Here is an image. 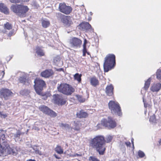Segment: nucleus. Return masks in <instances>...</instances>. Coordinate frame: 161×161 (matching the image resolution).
<instances>
[{
  "label": "nucleus",
  "instance_id": "nucleus-45",
  "mask_svg": "<svg viewBox=\"0 0 161 161\" xmlns=\"http://www.w3.org/2000/svg\"><path fill=\"white\" fill-rule=\"evenodd\" d=\"M56 70L57 71H62L64 72V69L63 68H62L56 69Z\"/></svg>",
  "mask_w": 161,
  "mask_h": 161
},
{
  "label": "nucleus",
  "instance_id": "nucleus-14",
  "mask_svg": "<svg viewBox=\"0 0 161 161\" xmlns=\"http://www.w3.org/2000/svg\"><path fill=\"white\" fill-rule=\"evenodd\" d=\"M12 93L10 90L7 89L2 88L0 90V96L4 97L5 100L7 99V97L10 96Z\"/></svg>",
  "mask_w": 161,
  "mask_h": 161
},
{
  "label": "nucleus",
  "instance_id": "nucleus-27",
  "mask_svg": "<svg viewBox=\"0 0 161 161\" xmlns=\"http://www.w3.org/2000/svg\"><path fill=\"white\" fill-rule=\"evenodd\" d=\"M42 26L44 28H47L49 27L50 23L49 20H42Z\"/></svg>",
  "mask_w": 161,
  "mask_h": 161
},
{
  "label": "nucleus",
  "instance_id": "nucleus-53",
  "mask_svg": "<svg viewBox=\"0 0 161 161\" xmlns=\"http://www.w3.org/2000/svg\"><path fill=\"white\" fill-rule=\"evenodd\" d=\"M86 53L88 55H90V53H89V52H87V53Z\"/></svg>",
  "mask_w": 161,
  "mask_h": 161
},
{
  "label": "nucleus",
  "instance_id": "nucleus-40",
  "mask_svg": "<svg viewBox=\"0 0 161 161\" xmlns=\"http://www.w3.org/2000/svg\"><path fill=\"white\" fill-rule=\"evenodd\" d=\"M87 43V41L86 39H84V43L83 45V48H86V44Z\"/></svg>",
  "mask_w": 161,
  "mask_h": 161
},
{
  "label": "nucleus",
  "instance_id": "nucleus-52",
  "mask_svg": "<svg viewBox=\"0 0 161 161\" xmlns=\"http://www.w3.org/2000/svg\"><path fill=\"white\" fill-rule=\"evenodd\" d=\"M27 161H36L34 159H29L27 160Z\"/></svg>",
  "mask_w": 161,
  "mask_h": 161
},
{
  "label": "nucleus",
  "instance_id": "nucleus-17",
  "mask_svg": "<svg viewBox=\"0 0 161 161\" xmlns=\"http://www.w3.org/2000/svg\"><path fill=\"white\" fill-rule=\"evenodd\" d=\"M161 88V84L157 83L153 84L150 88V90L153 92H158Z\"/></svg>",
  "mask_w": 161,
  "mask_h": 161
},
{
  "label": "nucleus",
  "instance_id": "nucleus-50",
  "mask_svg": "<svg viewBox=\"0 0 161 161\" xmlns=\"http://www.w3.org/2000/svg\"><path fill=\"white\" fill-rule=\"evenodd\" d=\"M30 1V0H22V2H28Z\"/></svg>",
  "mask_w": 161,
  "mask_h": 161
},
{
  "label": "nucleus",
  "instance_id": "nucleus-15",
  "mask_svg": "<svg viewBox=\"0 0 161 161\" xmlns=\"http://www.w3.org/2000/svg\"><path fill=\"white\" fill-rule=\"evenodd\" d=\"M54 74L53 70L51 69H45L41 73V75L42 77L47 78L52 76Z\"/></svg>",
  "mask_w": 161,
  "mask_h": 161
},
{
  "label": "nucleus",
  "instance_id": "nucleus-37",
  "mask_svg": "<svg viewBox=\"0 0 161 161\" xmlns=\"http://www.w3.org/2000/svg\"><path fill=\"white\" fill-rule=\"evenodd\" d=\"M25 80H26L25 81V85H28L31 82V81L30 80L28 79H26V78Z\"/></svg>",
  "mask_w": 161,
  "mask_h": 161
},
{
  "label": "nucleus",
  "instance_id": "nucleus-28",
  "mask_svg": "<svg viewBox=\"0 0 161 161\" xmlns=\"http://www.w3.org/2000/svg\"><path fill=\"white\" fill-rule=\"evenodd\" d=\"M151 80V79L150 78H149L145 82L144 86L143 87L144 89L145 90H147L148 89L150 84Z\"/></svg>",
  "mask_w": 161,
  "mask_h": 161
},
{
  "label": "nucleus",
  "instance_id": "nucleus-41",
  "mask_svg": "<svg viewBox=\"0 0 161 161\" xmlns=\"http://www.w3.org/2000/svg\"><path fill=\"white\" fill-rule=\"evenodd\" d=\"M14 35V30H12L9 31L8 34V36L9 37H11Z\"/></svg>",
  "mask_w": 161,
  "mask_h": 161
},
{
  "label": "nucleus",
  "instance_id": "nucleus-24",
  "mask_svg": "<svg viewBox=\"0 0 161 161\" xmlns=\"http://www.w3.org/2000/svg\"><path fill=\"white\" fill-rule=\"evenodd\" d=\"M55 151L58 154H61L64 153V149L63 147L60 145H57L54 149Z\"/></svg>",
  "mask_w": 161,
  "mask_h": 161
},
{
  "label": "nucleus",
  "instance_id": "nucleus-16",
  "mask_svg": "<svg viewBox=\"0 0 161 161\" xmlns=\"http://www.w3.org/2000/svg\"><path fill=\"white\" fill-rule=\"evenodd\" d=\"M114 87L112 84L108 85L106 88L105 92L107 95L109 96L114 95Z\"/></svg>",
  "mask_w": 161,
  "mask_h": 161
},
{
  "label": "nucleus",
  "instance_id": "nucleus-20",
  "mask_svg": "<svg viewBox=\"0 0 161 161\" xmlns=\"http://www.w3.org/2000/svg\"><path fill=\"white\" fill-rule=\"evenodd\" d=\"M74 129L77 131H79L80 129L81 124L80 121H74Z\"/></svg>",
  "mask_w": 161,
  "mask_h": 161
},
{
  "label": "nucleus",
  "instance_id": "nucleus-10",
  "mask_svg": "<svg viewBox=\"0 0 161 161\" xmlns=\"http://www.w3.org/2000/svg\"><path fill=\"white\" fill-rule=\"evenodd\" d=\"M69 42L72 47L78 48L80 47L82 41L80 39L74 37L70 39Z\"/></svg>",
  "mask_w": 161,
  "mask_h": 161
},
{
  "label": "nucleus",
  "instance_id": "nucleus-49",
  "mask_svg": "<svg viewBox=\"0 0 161 161\" xmlns=\"http://www.w3.org/2000/svg\"><path fill=\"white\" fill-rule=\"evenodd\" d=\"M24 90H22L20 92V93L21 94L23 95L25 93Z\"/></svg>",
  "mask_w": 161,
  "mask_h": 161
},
{
  "label": "nucleus",
  "instance_id": "nucleus-51",
  "mask_svg": "<svg viewBox=\"0 0 161 161\" xmlns=\"http://www.w3.org/2000/svg\"><path fill=\"white\" fill-rule=\"evenodd\" d=\"M158 143L159 145H161V138L158 141Z\"/></svg>",
  "mask_w": 161,
  "mask_h": 161
},
{
  "label": "nucleus",
  "instance_id": "nucleus-29",
  "mask_svg": "<svg viewBox=\"0 0 161 161\" xmlns=\"http://www.w3.org/2000/svg\"><path fill=\"white\" fill-rule=\"evenodd\" d=\"M4 28L5 29L9 30L12 29V25L11 24L7 22L4 25Z\"/></svg>",
  "mask_w": 161,
  "mask_h": 161
},
{
  "label": "nucleus",
  "instance_id": "nucleus-56",
  "mask_svg": "<svg viewBox=\"0 0 161 161\" xmlns=\"http://www.w3.org/2000/svg\"><path fill=\"white\" fill-rule=\"evenodd\" d=\"M3 75H4V71H3Z\"/></svg>",
  "mask_w": 161,
  "mask_h": 161
},
{
  "label": "nucleus",
  "instance_id": "nucleus-34",
  "mask_svg": "<svg viewBox=\"0 0 161 161\" xmlns=\"http://www.w3.org/2000/svg\"><path fill=\"white\" fill-rule=\"evenodd\" d=\"M60 126L63 128H69V126L68 124L61 123L60 124Z\"/></svg>",
  "mask_w": 161,
  "mask_h": 161
},
{
  "label": "nucleus",
  "instance_id": "nucleus-42",
  "mask_svg": "<svg viewBox=\"0 0 161 161\" xmlns=\"http://www.w3.org/2000/svg\"><path fill=\"white\" fill-rule=\"evenodd\" d=\"M82 51H83V56H85L86 55V53H87L86 48H83Z\"/></svg>",
  "mask_w": 161,
  "mask_h": 161
},
{
  "label": "nucleus",
  "instance_id": "nucleus-23",
  "mask_svg": "<svg viewBox=\"0 0 161 161\" xmlns=\"http://www.w3.org/2000/svg\"><path fill=\"white\" fill-rule=\"evenodd\" d=\"M106 119H102L100 123H99L97 125V127L98 129H102L103 127H106Z\"/></svg>",
  "mask_w": 161,
  "mask_h": 161
},
{
  "label": "nucleus",
  "instance_id": "nucleus-6",
  "mask_svg": "<svg viewBox=\"0 0 161 161\" xmlns=\"http://www.w3.org/2000/svg\"><path fill=\"white\" fill-rule=\"evenodd\" d=\"M34 82V88L36 93L39 95L43 96L42 91L43 87L46 85L45 81L36 78Z\"/></svg>",
  "mask_w": 161,
  "mask_h": 161
},
{
  "label": "nucleus",
  "instance_id": "nucleus-32",
  "mask_svg": "<svg viewBox=\"0 0 161 161\" xmlns=\"http://www.w3.org/2000/svg\"><path fill=\"white\" fill-rule=\"evenodd\" d=\"M26 78L23 77H20L19 78V80L20 83L23 84L25 85V81Z\"/></svg>",
  "mask_w": 161,
  "mask_h": 161
},
{
  "label": "nucleus",
  "instance_id": "nucleus-11",
  "mask_svg": "<svg viewBox=\"0 0 161 161\" xmlns=\"http://www.w3.org/2000/svg\"><path fill=\"white\" fill-rule=\"evenodd\" d=\"M53 97L55 104L58 106L64 105L66 102V100L63 98L62 95L54 94Z\"/></svg>",
  "mask_w": 161,
  "mask_h": 161
},
{
  "label": "nucleus",
  "instance_id": "nucleus-31",
  "mask_svg": "<svg viewBox=\"0 0 161 161\" xmlns=\"http://www.w3.org/2000/svg\"><path fill=\"white\" fill-rule=\"evenodd\" d=\"M138 155L139 157L140 158H143L145 156V154L144 152L141 150H139L138 151Z\"/></svg>",
  "mask_w": 161,
  "mask_h": 161
},
{
  "label": "nucleus",
  "instance_id": "nucleus-3",
  "mask_svg": "<svg viewBox=\"0 0 161 161\" xmlns=\"http://www.w3.org/2000/svg\"><path fill=\"white\" fill-rule=\"evenodd\" d=\"M11 10L20 17H25L26 13L29 10L27 6L21 4H13L11 7Z\"/></svg>",
  "mask_w": 161,
  "mask_h": 161
},
{
  "label": "nucleus",
  "instance_id": "nucleus-55",
  "mask_svg": "<svg viewBox=\"0 0 161 161\" xmlns=\"http://www.w3.org/2000/svg\"><path fill=\"white\" fill-rule=\"evenodd\" d=\"M2 104H1V102H0V106H1Z\"/></svg>",
  "mask_w": 161,
  "mask_h": 161
},
{
  "label": "nucleus",
  "instance_id": "nucleus-22",
  "mask_svg": "<svg viewBox=\"0 0 161 161\" xmlns=\"http://www.w3.org/2000/svg\"><path fill=\"white\" fill-rule=\"evenodd\" d=\"M0 11L5 14L9 13L8 9L3 3H0Z\"/></svg>",
  "mask_w": 161,
  "mask_h": 161
},
{
  "label": "nucleus",
  "instance_id": "nucleus-48",
  "mask_svg": "<svg viewBox=\"0 0 161 161\" xmlns=\"http://www.w3.org/2000/svg\"><path fill=\"white\" fill-rule=\"evenodd\" d=\"M7 117V115L6 114H2V115L1 116V117L2 118H5L6 117Z\"/></svg>",
  "mask_w": 161,
  "mask_h": 161
},
{
  "label": "nucleus",
  "instance_id": "nucleus-2",
  "mask_svg": "<svg viewBox=\"0 0 161 161\" xmlns=\"http://www.w3.org/2000/svg\"><path fill=\"white\" fill-rule=\"evenodd\" d=\"M116 64L115 56L113 54L107 55L104 58L103 63L104 71L107 72L113 69Z\"/></svg>",
  "mask_w": 161,
  "mask_h": 161
},
{
  "label": "nucleus",
  "instance_id": "nucleus-4",
  "mask_svg": "<svg viewBox=\"0 0 161 161\" xmlns=\"http://www.w3.org/2000/svg\"><path fill=\"white\" fill-rule=\"evenodd\" d=\"M57 89L58 92L67 96L71 95L75 91L71 85L64 83L58 84Z\"/></svg>",
  "mask_w": 161,
  "mask_h": 161
},
{
  "label": "nucleus",
  "instance_id": "nucleus-35",
  "mask_svg": "<svg viewBox=\"0 0 161 161\" xmlns=\"http://www.w3.org/2000/svg\"><path fill=\"white\" fill-rule=\"evenodd\" d=\"M78 100L81 102H83L85 101V99L83 98L82 96L80 95L77 96Z\"/></svg>",
  "mask_w": 161,
  "mask_h": 161
},
{
  "label": "nucleus",
  "instance_id": "nucleus-36",
  "mask_svg": "<svg viewBox=\"0 0 161 161\" xmlns=\"http://www.w3.org/2000/svg\"><path fill=\"white\" fill-rule=\"evenodd\" d=\"M155 121V117L154 115L151 116L149 118V121L151 122H153Z\"/></svg>",
  "mask_w": 161,
  "mask_h": 161
},
{
  "label": "nucleus",
  "instance_id": "nucleus-18",
  "mask_svg": "<svg viewBox=\"0 0 161 161\" xmlns=\"http://www.w3.org/2000/svg\"><path fill=\"white\" fill-rule=\"evenodd\" d=\"M88 114L86 112H84L83 110H80L76 114V116L78 118H85L88 116Z\"/></svg>",
  "mask_w": 161,
  "mask_h": 161
},
{
  "label": "nucleus",
  "instance_id": "nucleus-26",
  "mask_svg": "<svg viewBox=\"0 0 161 161\" xmlns=\"http://www.w3.org/2000/svg\"><path fill=\"white\" fill-rule=\"evenodd\" d=\"M82 76L81 74L78 73H76L74 75V78L75 80H77L79 83H81V77Z\"/></svg>",
  "mask_w": 161,
  "mask_h": 161
},
{
  "label": "nucleus",
  "instance_id": "nucleus-33",
  "mask_svg": "<svg viewBox=\"0 0 161 161\" xmlns=\"http://www.w3.org/2000/svg\"><path fill=\"white\" fill-rule=\"evenodd\" d=\"M157 77L161 80V70H158L157 72Z\"/></svg>",
  "mask_w": 161,
  "mask_h": 161
},
{
  "label": "nucleus",
  "instance_id": "nucleus-54",
  "mask_svg": "<svg viewBox=\"0 0 161 161\" xmlns=\"http://www.w3.org/2000/svg\"><path fill=\"white\" fill-rule=\"evenodd\" d=\"M2 115V113L1 112H0V117Z\"/></svg>",
  "mask_w": 161,
  "mask_h": 161
},
{
  "label": "nucleus",
  "instance_id": "nucleus-46",
  "mask_svg": "<svg viewBox=\"0 0 161 161\" xmlns=\"http://www.w3.org/2000/svg\"><path fill=\"white\" fill-rule=\"evenodd\" d=\"M143 102H144V107L146 108H147L148 107V104L147 103L145 102L144 99L143 100Z\"/></svg>",
  "mask_w": 161,
  "mask_h": 161
},
{
  "label": "nucleus",
  "instance_id": "nucleus-38",
  "mask_svg": "<svg viewBox=\"0 0 161 161\" xmlns=\"http://www.w3.org/2000/svg\"><path fill=\"white\" fill-rule=\"evenodd\" d=\"M10 1L13 3H19L22 2V0H10Z\"/></svg>",
  "mask_w": 161,
  "mask_h": 161
},
{
  "label": "nucleus",
  "instance_id": "nucleus-43",
  "mask_svg": "<svg viewBox=\"0 0 161 161\" xmlns=\"http://www.w3.org/2000/svg\"><path fill=\"white\" fill-rule=\"evenodd\" d=\"M125 144L127 147H131V143L130 142H125Z\"/></svg>",
  "mask_w": 161,
  "mask_h": 161
},
{
  "label": "nucleus",
  "instance_id": "nucleus-47",
  "mask_svg": "<svg viewBox=\"0 0 161 161\" xmlns=\"http://www.w3.org/2000/svg\"><path fill=\"white\" fill-rule=\"evenodd\" d=\"M131 143H132V147H133V149H134V139L132 138L131 139Z\"/></svg>",
  "mask_w": 161,
  "mask_h": 161
},
{
  "label": "nucleus",
  "instance_id": "nucleus-44",
  "mask_svg": "<svg viewBox=\"0 0 161 161\" xmlns=\"http://www.w3.org/2000/svg\"><path fill=\"white\" fill-rule=\"evenodd\" d=\"M53 156L56 159H61V158L58 156L56 154H53Z\"/></svg>",
  "mask_w": 161,
  "mask_h": 161
},
{
  "label": "nucleus",
  "instance_id": "nucleus-21",
  "mask_svg": "<svg viewBox=\"0 0 161 161\" xmlns=\"http://www.w3.org/2000/svg\"><path fill=\"white\" fill-rule=\"evenodd\" d=\"M9 148L6 146H3L0 144V152L2 154L6 153L7 154H9L8 152Z\"/></svg>",
  "mask_w": 161,
  "mask_h": 161
},
{
  "label": "nucleus",
  "instance_id": "nucleus-8",
  "mask_svg": "<svg viewBox=\"0 0 161 161\" xmlns=\"http://www.w3.org/2000/svg\"><path fill=\"white\" fill-rule=\"evenodd\" d=\"M59 10L63 13L66 15L69 14L72 11V8L69 6H67L65 3H61L59 4Z\"/></svg>",
  "mask_w": 161,
  "mask_h": 161
},
{
  "label": "nucleus",
  "instance_id": "nucleus-1",
  "mask_svg": "<svg viewBox=\"0 0 161 161\" xmlns=\"http://www.w3.org/2000/svg\"><path fill=\"white\" fill-rule=\"evenodd\" d=\"M90 145L92 148L96 149L100 155L104 154L106 150L105 141L104 136L102 135H97L91 139Z\"/></svg>",
  "mask_w": 161,
  "mask_h": 161
},
{
  "label": "nucleus",
  "instance_id": "nucleus-7",
  "mask_svg": "<svg viewBox=\"0 0 161 161\" xmlns=\"http://www.w3.org/2000/svg\"><path fill=\"white\" fill-rule=\"evenodd\" d=\"M58 18L60 19L64 24L67 26L69 27L73 24L71 17L69 16H65L61 13H58Z\"/></svg>",
  "mask_w": 161,
  "mask_h": 161
},
{
  "label": "nucleus",
  "instance_id": "nucleus-9",
  "mask_svg": "<svg viewBox=\"0 0 161 161\" xmlns=\"http://www.w3.org/2000/svg\"><path fill=\"white\" fill-rule=\"evenodd\" d=\"M39 109L43 113L49 115L51 117H54L57 116V114L55 112L45 105H42L40 106L39 107Z\"/></svg>",
  "mask_w": 161,
  "mask_h": 161
},
{
  "label": "nucleus",
  "instance_id": "nucleus-13",
  "mask_svg": "<svg viewBox=\"0 0 161 161\" xmlns=\"http://www.w3.org/2000/svg\"><path fill=\"white\" fill-rule=\"evenodd\" d=\"M79 29L82 31H87L92 28L91 25L87 22L83 21L78 26Z\"/></svg>",
  "mask_w": 161,
  "mask_h": 161
},
{
  "label": "nucleus",
  "instance_id": "nucleus-5",
  "mask_svg": "<svg viewBox=\"0 0 161 161\" xmlns=\"http://www.w3.org/2000/svg\"><path fill=\"white\" fill-rule=\"evenodd\" d=\"M108 105L112 114H117L119 116L122 115L121 107L117 102L110 101L108 103Z\"/></svg>",
  "mask_w": 161,
  "mask_h": 161
},
{
  "label": "nucleus",
  "instance_id": "nucleus-25",
  "mask_svg": "<svg viewBox=\"0 0 161 161\" xmlns=\"http://www.w3.org/2000/svg\"><path fill=\"white\" fill-rule=\"evenodd\" d=\"M36 53L38 55L40 56H43L45 55V53L43 52V50L39 47H37L36 48Z\"/></svg>",
  "mask_w": 161,
  "mask_h": 161
},
{
  "label": "nucleus",
  "instance_id": "nucleus-30",
  "mask_svg": "<svg viewBox=\"0 0 161 161\" xmlns=\"http://www.w3.org/2000/svg\"><path fill=\"white\" fill-rule=\"evenodd\" d=\"M89 161H100L97 158L94 156H90L88 158Z\"/></svg>",
  "mask_w": 161,
  "mask_h": 161
},
{
  "label": "nucleus",
  "instance_id": "nucleus-19",
  "mask_svg": "<svg viewBox=\"0 0 161 161\" xmlns=\"http://www.w3.org/2000/svg\"><path fill=\"white\" fill-rule=\"evenodd\" d=\"M90 80L91 85L94 86H96L99 85L98 80L95 76L91 78Z\"/></svg>",
  "mask_w": 161,
  "mask_h": 161
},
{
  "label": "nucleus",
  "instance_id": "nucleus-39",
  "mask_svg": "<svg viewBox=\"0 0 161 161\" xmlns=\"http://www.w3.org/2000/svg\"><path fill=\"white\" fill-rule=\"evenodd\" d=\"M112 139V137L111 136H108L106 138L107 142L109 143L111 142Z\"/></svg>",
  "mask_w": 161,
  "mask_h": 161
},
{
  "label": "nucleus",
  "instance_id": "nucleus-12",
  "mask_svg": "<svg viewBox=\"0 0 161 161\" xmlns=\"http://www.w3.org/2000/svg\"><path fill=\"white\" fill-rule=\"evenodd\" d=\"M106 127L109 129H114L117 125V123L115 119L109 116L108 119H106Z\"/></svg>",
  "mask_w": 161,
  "mask_h": 161
}]
</instances>
